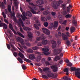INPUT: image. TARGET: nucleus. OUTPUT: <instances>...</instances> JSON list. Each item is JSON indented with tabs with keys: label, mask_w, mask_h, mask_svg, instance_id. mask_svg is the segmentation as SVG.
<instances>
[{
	"label": "nucleus",
	"mask_w": 80,
	"mask_h": 80,
	"mask_svg": "<svg viewBox=\"0 0 80 80\" xmlns=\"http://www.w3.org/2000/svg\"><path fill=\"white\" fill-rule=\"evenodd\" d=\"M39 17H35L34 18V20L35 21V23L36 25H38V26H40V22H39Z\"/></svg>",
	"instance_id": "7"
},
{
	"label": "nucleus",
	"mask_w": 80,
	"mask_h": 80,
	"mask_svg": "<svg viewBox=\"0 0 80 80\" xmlns=\"http://www.w3.org/2000/svg\"><path fill=\"white\" fill-rule=\"evenodd\" d=\"M18 60L19 61V62H20L21 63H23V61L22 58H18Z\"/></svg>",
	"instance_id": "29"
},
{
	"label": "nucleus",
	"mask_w": 80,
	"mask_h": 80,
	"mask_svg": "<svg viewBox=\"0 0 80 80\" xmlns=\"http://www.w3.org/2000/svg\"><path fill=\"white\" fill-rule=\"evenodd\" d=\"M29 4L30 5L32 6V8H34L33 9L31 7L30 8L31 12L33 13V14H37V13H38V12H40V11L39 10H38V12L37 11L38 8L40 9L41 11H43V10H45V9L42 8L43 7L42 6H36L32 3H29Z\"/></svg>",
	"instance_id": "1"
},
{
	"label": "nucleus",
	"mask_w": 80,
	"mask_h": 80,
	"mask_svg": "<svg viewBox=\"0 0 80 80\" xmlns=\"http://www.w3.org/2000/svg\"><path fill=\"white\" fill-rule=\"evenodd\" d=\"M60 57L58 56H57L54 59V61H57V60H60V57H63V53H61L60 54Z\"/></svg>",
	"instance_id": "15"
},
{
	"label": "nucleus",
	"mask_w": 80,
	"mask_h": 80,
	"mask_svg": "<svg viewBox=\"0 0 80 80\" xmlns=\"http://www.w3.org/2000/svg\"><path fill=\"white\" fill-rule=\"evenodd\" d=\"M44 25L45 27H47L48 25V23L47 22H45L44 23Z\"/></svg>",
	"instance_id": "32"
},
{
	"label": "nucleus",
	"mask_w": 80,
	"mask_h": 80,
	"mask_svg": "<svg viewBox=\"0 0 80 80\" xmlns=\"http://www.w3.org/2000/svg\"><path fill=\"white\" fill-rule=\"evenodd\" d=\"M22 68L23 70H25V69L26 68V66L25 65H22Z\"/></svg>",
	"instance_id": "44"
},
{
	"label": "nucleus",
	"mask_w": 80,
	"mask_h": 80,
	"mask_svg": "<svg viewBox=\"0 0 80 80\" xmlns=\"http://www.w3.org/2000/svg\"><path fill=\"white\" fill-rule=\"evenodd\" d=\"M8 10L10 13H11V5H9L8 6Z\"/></svg>",
	"instance_id": "26"
},
{
	"label": "nucleus",
	"mask_w": 80,
	"mask_h": 80,
	"mask_svg": "<svg viewBox=\"0 0 80 80\" xmlns=\"http://www.w3.org/2000/svg\"><path fill=\"white\" fill-rule=\"evenodd\" d=\"M41 20L42 22H46L47 21V18L44 17H41Z\"/></svg>",
	"instance_id": "23"
},
{
	"label": "nucleus",
	"mask_w": 80,
	"mask_h": 80,
	"mask_svg": "<svg viewBox=\"0 0 80 80\" xmlns=\"http://www.w3.org/2000/svg\"><path fill=\"white\" fill-rule=\"evenodd\" d=\"M17 33L21 37H22L23 38H25V37L22 34L18 32H17Z\"/></svg>",
	"instance_id": "28"
},
{
	"label": "nucleus",
	"mask_w": 80,
	"mask_h": 80,
	"mask_svg": "<svg viewBox=\"0 0 80 80\" xmlns=\"http://www.w3.org/2000/svg\"><path fill=\"white\" fill-rule=\"evenodd\" d=\"M66 35L68 36V37H70V35L69 34V32H67L66 33Z\"/></svg>",
	"instance_id": "57"
},
{
	"label": "nucleus",
	"mask_w": 80,
	"mask_h": 80,
	"mask_svg": "<svg viewBox=\"0 0 80 80\" xmlns=\"http://www.w3.org/2000/svg\"><path fill=\"white\" fill-rule=\"evenodd\" d=\"M41 59V57L40 56H38V61H40V60Z\"/></svg>",
	"instance_id": "48"
},
{
	"label": "nucleus",
	"mask_w": 80,
	"mask_h": 80,
	"mask_svg": "<svg viewBox=\"0 0 80 80\" xmlns=\"http://www.w3.org/2000/svg\"><path fill=\"white\" fill-rule=\"evenodd\" d=\"M14 15H15V12L13 11L12 14H11V16L12 17H14Z\"/></svg>",
	"instance_id": "58"
},
{
	"label": "nucleus",
	"mask_w": 80,
	"mask_h": 80,
	"mask_svg": "<svg viewBox=\"0 0 80 80\" xmlns=\"http://www.w3.org/2000/svg\"><path fill=\"white\" fill-rule=\"evenodd\" d=\"M20 56L21 58H24V55L22 53H21V52H20L18 54Z\"/></svg>",
	"instance_id": "27"
},
{
	"label": "nucleus",
	"mask_w": 80,
	"mask_h": 80,
	"mask_svg": "<svg viewBox=\"0 0 80 80\" xmlns=\"http://www.w3.org/2000/svg\"><path fill=\"white\" fill-rule=\"evenodd\" d=\"M62 51V48L58 49H56L54 50V52L56 55L59 54Z\"/></svg>",
	"instance_id": "11"
},
{
	"label": "nucleus",
	"mask_w": 80,
	"mask_h": 80,
	"mask_svg": "<svg viewBox=\"0 0 80 80\" xmlns=\"http://www.w3.org/2000/svg\"><path fill=\"white\" fill-rule=\"evenodd\" d=\"M2 16H3L4 18H6V15H5V13L3 12H2Z\"/></svg>",
	"instance_id": "45"
},
{
	"label": "nucleus",
	"mask_w": 80,
	"mask_h": 80,
	"mask_svg": "<svg viewBox=\"0 0 80 80\" xmlns=\"http://www.w3.org/2000/svg\"><path fill=\"white\" fill-rule=\"evenodd\" d=\"M42 77L43 78H48V77L47 76L45 75H42Z\"/></svg>",
	"instance_id": "46"
},
{
	"label": "nucleus",
	"mask_w": 80,
	"mask_h": 80,
	"mask_svg": "<svg viewBox=\"0 0 80 80\" xmlns=\"http://www.w3.org/2000/svg\"><path fill=\"white\" fill-rule=\"evenodd\" d=\"M28 35V37L30 38V41H32V38H33V36H32V33L30 32H27Z\"/></svg>",
	"instance_id": "16"
},
{
	"label": "nucleus",
	"mask_w": 80,
	"mask_h": 80,
	"mask_svg": "<svg viewBox=\"0 0 80 80\" xmlns=\"http://www.w3.org/2000/svg\"><path fill=\"white\" fill-rule=\"evenodd\" d=\"M16 40L18 42H20L22 45H24V44H25L27 46H30V44L28 42V41H27V40H26L25 42H24L23 39L21 38L20 37H18L16 39Z\"/></svg>",
	"instance_id": "2"
},
{
	"label": "nucleus",
	"mask_w": 80,
	"mask_h": 80,
	"mask_svg": "<svg viewBox=\"0 0 80 80\" xmlns=\"http://www.w3.org/2000/svg\"><path fill=\"white\" fill-rule=\"evenodd\" d=\"M72 23L74 25H75V26H76V25H77V21L75 20H74L72 21Z\"/></svg>",
	"instance_id": "35"
},
{
	"label": "nucleus",
	"mask_w": 80,
	"mask_h": 80,
	"mask_svg": "<svg viewBox=\"0 0 80 80\" xmlns=\"http://www.w3.org/2000/svg\"><path fill=\"white\" fill-rule=\"evenodd\" d=\"M62 38L63 39V40H68V38L66 35H65L63 33H62Z\"/></svg>",
	"instance_id": "19"
},
{
	"label": "nucleus",
	"mask_w": 80,
	"mask_h": 80,
	"mask_svg": "<svg viewBox=\"0 0 80 80\" xmlns=\"http://www.w3.org/2000/svg\"><path fill=\"white\" fill-rule=\"evenodd\" d=\"M42 30L43 33L46 35H50V31L45 28H42Z\"/></svg>",
	"instance_id": "8"
},
{
	"label": "nucleus",
	"mask_w": 80,
	"mask_h": 80,
	"mask_svg": "<svg viewBox=\"0 0 80 80\" xmlns=\"http://www.w3.org/2000/svg\"><path fill=\"white\" fill-rule=\"evenodd\" d=\"M19 21L20 22V23L18 24V25L19 26L21 27V25L22 27H23V29L24 30H26V31H28L29 30H31V29L28 27H24V24H23V23L22 22V19L20 18L19 19Z\"/></svg>",
	"instance_id": "4"
},
{
	"label": "nucleus",
	"mask_w": 80,
	"mask_h": 80,
	"mask_svg": "<svg viewBox=\"0 0 80 80\" xmlns=\"http://www.w3.org/2000/svg\"><path fill=\"white\" fill-rule=\"evenodd\" d=\"M71 17L72 15L71 14H68L65 16V17L67 18H70Z\"/></svg>",
	"instance_id": "34"
},
{
	"label": "nucleus",
	"mask_w": 80,
	"mask_h": 80,
	"mask_svg": "<svg viewBox=\"0 0 80 80\" xmlns=\"http://www.w3.org/2000/svg\"><path fill=\"white\" fill-rule=\"evenodd\" d=\"M48 42V41H47V40H43L42 41V43L40 42H38V46H42V44L43 45H46Z\"/></svg>",
	"instance_id": "13"
},
{
	"label": "nucleus",
	"mask_w": 80,
	"mask_h": 80,
	"mask_svg": "<svg viewBox=\"0 0 80 80\" xmlns=\"http://www.w3.org/2000/svg\"><path fill=\"white\" fill-rule=\"evenodd\" d=\"M67 65L68 66H72V63H69Z\"/></svg>",
	"instance_id": "56"
},
{
	"label": "nucleus",
	"mask_w": 80,
	"mask_h": 80,
	"mask_svg": "<svg viewBox=\"0 0 80 80\" xmlns=\"http://www.w3.org/2000/svg\"><path fill=\"white\" fill-rule=\"evenodd\" d=\"M57 42L58 43V45H60V44L61 43V42H60V41H59V40H58L57 41Z\"/></svg>",
	"instance_id": "51"
},
{
	"label": "nucleus",
	"mask_w": 80,
	"mask_h": 80,
	"mask_svg": "<svg viewBox=\"0 0 80 80\" xmlns=\"http://www.w3.org/2000/svg\"><path fill=\"white\" fill-rule=\"evenodd\" d=\"M59 2H57V1H54L52 3V7L55 9H57V6L60 5V3H63V1H61V0H59Z\"/></svg>",
	"instance_id": "5"
},
{
	"label": "nucleus",
	"mask_w": 80,
	"mask_h": 80,
	"mask_svg": "<svg viewBox=\"0 0 80 80\" xmlns=\"http://www.w3.org/2000/svg\"><path fill=\"white\" fill-rule=\"evenodd\" d=\"M49 12H48V11H45V12H44L43 13V15H47V14L49 13Z\"/></svg>",
	"instance_id": "30"
},
{
	"label": "nucleus",
	"mask_w": 80,
	"mask_h": 80,
	"mask_svg": "<svg viewBox=\"0 0 80 80\" xmlns=\"http://www.w3.org/2000/svg\"><path fill=\"white\" fill-rule=\"evenodd\" d=\"M4 21L5 22V23H7V24H8V21H7V20L6 19H4Z\"/></svg>",
	"instance_id": "60"
},
{
	"label": "nucleus",
	"mask_w": 80,
	"mask_h": 80,
	"mask_svg": "<svg viewBox=\"0 0 80 80\" xmlns=\"http://www.w3.org/2000/svg\"><path fill=\"white\" fill-rule=\"evenodd\" d=\"M51 68L54 72H57L58 70V67L56 65L52 66L51 67Z\"/></svg>",
	"instance_id": "9"
},
{
	"label": "nucleus",
	"mask_w": 80,
	"mask_h": 80,
	"mask_svg": "<svg viewBox=\"0 0 80 80\" xmlns=\"http://www.w3.org/2000/svg\"><path fill=\"white\" fill-rule=\"evenodd\" d=\"M67 43L68 45H70V42L68 40L67 41Z\"/></svg>",
	"instance_id": "49"
},
{
	"label": "nucleus",
	"mask_w": 80,
	"mask_h": 80,
	"mask_svg": "<svg viewBox=\"0 0 80 80\" xmlns=\"http://www.w3.org/2000/svg\"><path fill=\"white\" fill-rule=\"evenodd\" d=\"M62 8H65V4H62Z\"/></svg>",
	"instance_id": "55"
},
{
	"label": "nucleus",
	"mask_w": 80,
	"mask_h": 80,
	"mask_svg": "<svg viewBox=\"0 0 80 80\" xmlns=\"http://www.w3.org/2000/svg\"><path fill=\"white\" fill-rule=\"evenodd\" d=\"M43 71H44L46 73H51V72H50V69L48 67L43 68Z\"/></svg>",
	"instance_id": "10"
},
{
	"label": "nucleus",
	"mask_w": 80,
	"mask_h": 80,
	"mask_svg": "<svg viewBox=\"0 0 80 80\" xmlns=\"http://www.w3.org/2000/svg\"><path fill=\"white\" fill-rule=\"evenodd\" d=\"M45 55H48L50 54V52H42Z\"/></svg>",
	"instance_id": "39"
},
{
	"label": "nucleus",
	"mask_w": 80,
	"mask_h": 80,
	"mask_svg": "<svg viewBox=\"0 0 80 80\" xmlns=\"http://www.w3.org/2000/svg\"><path fill=\"white\" fill-rule=\"evenodd\" d=\"M1 7H3V6L4 5V4L3 3V2H2L0 5Z\"/></svg>",
	"instance_id": "61"
},
{
	"label": "nucleus",
	"mask_w": 80,
	"mask_h": 80,
	"mask_svg": "<svg viewBox=\"0 0 80 80\" xmlns=\"http://www.w3.org/2000/svg\"><path fill=\"white\" fill-rule=\"evenodd\" d=\"M38 71L40 72V73H43V70L41 68H38Z\"/></svg>",
	"instance_id": "40"
},
{
	"label": "nucleus",
	"mask_w": 80,
	"mask_h": 80,
	"mask_svg": "<svg viewBox=\"0 0 80 80\" xmlns=\"http://www.w3.org/2000/svg\"><path fill=\"white\" fill-rule=\"evenodd\" d=\"M47 76L48 77H52L53 78L57 77V75L55 74L54 75L52 73L50 74H47Z\"/></svg>",
	"instance_id": "14"
},
{
	"label": "nucleus",
	"mask_w": 80,
	"mask_h": 80,
	"mask_svg": "<svg viewBox=\"0 0 80 80\" xmlns=\"http://www.w3.org/2000/svg\"><path fill=\"white\" fill-rule=\"evenodd\" d=\"M9 27L10 28V29H11V30H12V32H14V34L17 35V33L16 32H15V30H14V29H13V26L12 25V24H9Z\"/></svg>",
	"instance_id": "17"
},
{
	"label": "nucleus",
	"mask_w": 80,
	"mask_h": 80,
	"mask_svg": "<svg viewBox=\"0 0 80 80\" xmlns=\"http://www.w3.org/2000/svg\"><path fill=\"white\" fill-rule=\"evenodd\" d=\"M59 22L60 23H62V24H63L64 25H65L66 23H67V20H65L64 22L62 23V20H61L59 21Z\"/></svg>",
	"instance_id": "22"
},
{
	"label": "nucleus",
	"mask_w": 80,
	"mask_h": 80,
	"mask_svg": "<svg viewBox=\"0 0 80 80\" xmlns=\"http://www.w3.org/2000/svg\"><path fill=\"white\" fill-rule=\"evenodd\" d=\"M10 44H11V47L12 48H13V49H14V50H15V48L14 47V46H13V45L11 43H10Z\"/></svg>",
	"instance_id": "52"
},
{
	"label": "nucleus",
	"mask_w": 80,
	"mask_h": 80,
	"mask_svg": "<svg viewBox=\"0 0 80 80\" xmlns=\"http://www.w3.org/2000/svg\"><path fill=\"white\" fill-rule=\"evenodd\" d=\"M3 28H5V29H7V24L5 23H4L3 24Z\"/></svg>",
	"instance_id": "37"
},
{
	"label": "nucleus",
	"mask_w": 80,
	"mask_h": 80,
	"mask_svg": "<svg viewBox=\"0 0 80 80\" xmlns=\"http://www.w3.org/2000/svg\"><path fill=\"white\" fill-rule=\"evenodd\" d=\"M35 56L33 54H30L29 56V58L30 60H33L35 59Z\"/></svg>",
	"instance_id": "20"
},
{
	"label": "nucleus",
	"mask_w": 80,
	"mask_h": 80,
	"mask_svg": "<svg viewBox=\"0 0 80 80\" xmlns=\"http://www.w3.org/2000/svg\"><path fill=\"white\" fill-rule=\"evenodd\" d=\"M36 3L38 5H42L43 3V0H38L36 2Z\"/></svg>",
	"instance_id": "21"
},
{
	"label": "nucleus",
	"mask_w": 80,
	"mask_h": 80,
	"mask_svg": "<svg viewBox=\"0 0 80 80\" xmlns=\"http://www.w3.org/2000/svg\"><path fill=\"white\" fill-rule=\"evenodd\" d=\"M35 53L36 54H38V55H41V53H40V52H38L37 51L35 52Z\"/></svg>",
	"instance_id": "47"
},
{
	"label": "nucleus",
	"mask_w": 80,
	"mask_h": 80,
	"mask_svg": "<svg viewBox=\"0 0 80 80\" xmlns=\"http://www.w3.org/2000/svg\"><path fill=\"white\" fill-rule=\"evenodd\" d=\"M51 42L52 43V48L53 49L55 48V47H56V45H57V44H56L55 41L52 40L51 41Z\"/></svg>",
	"instance_id": "18"
},
{
	"label": "nucleus",
	"mask_w": 80,
	"mask_h": 80,
	"mask_svg": "<svg viewBox=\"0 0 80 80\" xmlns=\"http://www.w3.org/2000/svg\"><path fill=\"white\" fill-rule=\"evenodd\" d=\"M20 31L21 32L23 33V29L21 27L20 28Z\"/></svg>",
	"instance_id": "62"
},
{
	"label": "nucleus",
	"mask_w": 80,
	"mask_h": 80,
	"mask_svg": "<svg viewBox=\"0 0 80 80\" xmlns=\"http://www.w3.org/2000/svg\"><path fill=\"white\" fill-rule=\"evenodd\" d=\"M13 1L14 2L15 6L17 7L18 6V1H17V0H13Z\"/></svg>",
	"instance_id": "33"
},
{
	"label": "nucleus",
	"mask_w": 80,
	"mask_h": 80,
	"mask_svg": "<svg viewBox=\"0 0 80 80\" xmlns=\"http://www.w3.org/2000/svg\"><path fill=\"white\" fill-rule=\"evenodd\" d=\"M28 52L29 53H33V50H32L31 49H29L27 50Z\"/></svg>",
	"instance_id": "36"
},
{
	"label": "nucleus",
	"mask_w": 80,
	"mask_h": 80,
	"mask_svg": "<svg viewBox=\"0 0 80 80\" xmlns=\"http://www.w3.org/2000/svg\"><path fill=\"white\" fill-rule=\"evenodd\" d=\"M75 75L78 78H80V68H78L75 71Z\"/></svg>",
	"instance_id": "6"
},
{
	"label": "nucleus",
	"mask_w": 80,
	"mask_h": 80,
	"mask_svg": "<svg viewBox=\"0 0 80 80\" xmlns=\"http://www.w3.org/2000/svg\"><path fill=\"white\" fill-rule=\"evenodd\" d=\"M7 47L9 49V50H10V46L9 45L7 44Z\"/></svg>",
	"instance_id": "53"
},
{
	"label": "nucleus",
	"mask_w": 80,
	"mask_h": 80,
	"mask_svg": "<svg viewBox=\"0 0 80 80\" xmlns=\"http://www.w3.org/2000/svg\"><path fill=\"white\" fill-rule=\"evenodd\" d=\"M58 22L55 21L54 22L51 23V25L54 28H57L58 26Z\"/></svg>",
	"instance_id": "12"
},
{
	"label": "nucleus",
	"mask_w": 80,
	"mask_h": 80,
	"mask_svg": "<svg viewBox=\"0 0 80 80\" xmlns=\"http://www.w3.org/2000/svg\"><path fill=\"white\" fill-rule=\"evenodd\" d=\"M51 14L52 15L54 16V15H55L56 13H55V12H52Z\"/></svg>",
	"instance_id": "54"
},
{
	"label": "nucleus",
	"mask_w": 80,
	"mask_h": 80,
	"mask_svg": "<svg viewBox=\"0 0 80 80\" xmlns=\"http://www.w3.org/2000/svg\"><path fill=\"white\" fill-rule=\"evenodd\" d=\"M42 50L43 52H48L49 51V49L48 48H42Z\"/></svg>",
	"instance_id": "31"
},
{
	"label": "nucleus",
	"mask_w": 80,
	"mask_h": 80,
	"mask_svg": "<svg viewBox=\"0 0 80 80\" xmlns=\"http://www.w3.org/2000/svg\"><path fill=\"white\" fill-rule=\"evenodd\" d=\"M22 13L23 16H22V15H21V16L23 20H25L27 19V17H25V15H26V16H28V17H32V14L30 11H27L26 14L25 13V12H22Z\"/></svg>",
	"instance_id": "3"
},
{
	"label": "nucleus",
	"mask_w": 80,
	"mask_h": 80,
	"mask_svg": "<svg viewBox=\"0 0 80 80\" xmlns=\"http://www.w3.org/2000/svg\"><path fill=\"white\" fill-rule=\"evenodd\" d=\"M32 48L34 50H37L38 48L37 47H33Z\"/></svg>",
	"instance_id": "41"
},
{
	"label": "nucleus",
	"mask_w": 80,
	"mask_h": 80,
	"mask_svg": "<svg viewBox=\"0 0 80 80\" xmlns=\"http://www.w3.org/2000/svg\"><path fill=\"white\" fill-rule=\"evenodd\" d=\"M40 38H41L37 37V39L38 40V41H39V40H40Z\"/></svg>",
	"instance_id": "64"
},
{
	"label": "nucleus",
	"mask_w": 80,
	"mask_h": 80,
	"mask_svg": "<svg viewBox=\"0 0 80 80\" xmlns=\"http://www.w3.org/2000/svg\"><path fill=\"white\" fill-rule=\"evenodd\" d=\"M34 27L35 28H36V29H37L38 30L39 29V28L37 26L36 24H34Z\"/></svg>",
	"instance_id": "42"
},
{
	"label": "nucleus",
	"mask_w": 80,
	"mask_h": 80,
	"mask_svg": "<svg viewBox=\"0 0 80 80\" xmlns=\"http://www.w3.org/2000/svg\"><path fill=\"white\" fill-rule=\"evenodd\" d=\"M64 72H66V75H68V68H66L64 69Z\"/></svg>",
	"instance_id": "24"
},
{
	"label": "nucleus",
	"mask_w": 80,
	"mask_h": 80,
	"mask_svg": "<svg viewBox=\"0 0 80 80\" xmlns=\"http://www.w3.org/2000/svg\"><path fill=\"white\" fill-rule=\"evenodd\" d=\"M13 55H14V56H15V57H17V53L15 52L13 53Z\"/></svg>",
	"instance_id": "63"
},
{
	"label": "nucleus",
	"mask_w": 80,
	"mask_h": 80,
	"mask_svg": "<svg viewBox=\"0 0 80 80\" xmlns=\"http://www.w3.org/2000/svg\"><path fill=\"white\" fill-rule=\"evenodd\" d=\"M45 63L47 65H50V63L48 62H47V61H46L45 62Z\"/></svg>",
	"instance_id": "50"
},
{
	"label": "nucleus",
	"mask_w": 80,
	"mask_h": 80,
	"mask_svg": "<svg viewBox=\"0 0 80 80\" xmlns=\"http://www.w3.org/2000/svg\"><path fill=\"white\" fill-rule=\"evenodd\" d=\"M70 30L71 32H73L75 30V27H72L70 28Z\"/></svg>",
	"instance_id": "25"
},
{
	"label": "nucleus",
	"mask_w": 80,
	"mask_h": 80,
	"mask_svg": "<svg viewBox=\"0 0 80 80\" xmlns=\"http://www.w3.org/2000/svg\"><path fill=\"white\" fill-rule=\"evenodd\" d=\"M26 23L27 24H28V25H29V24H30V21H26Z\"/></svg>",
	"instance_id": "59"
},
{
	"label": "nucleus",
	"mask_w": 80,
	"mask_h": 80,
	"mask_svg": "<svg viewBox=\"0 0 80 80\" xmlns=\"http://www.w3.org/2000/svg\"><path fill=\"white\" fill-rule=\"evenodd\" d=\"M76 68L75 67H71V72H72V71H74L76 69Z\"/></svg>",
	"instance_id": "38"
},
{
	"label": "nucleus",
	"mask_w": 80,
	"mask_h": 80,
	"mask_svg": "<svg viewBox=\"0 0 80 80\" xmlns=\"http://www.w3.org/2000/svg\"><path fill=\"white\" fill-rule=\"evenodd\" d=\"M24 60L27 62H29V63H30V62H31V61L29 59H24Z\"/></svg>",
	"instance_id": "43"
}]
</instances>
